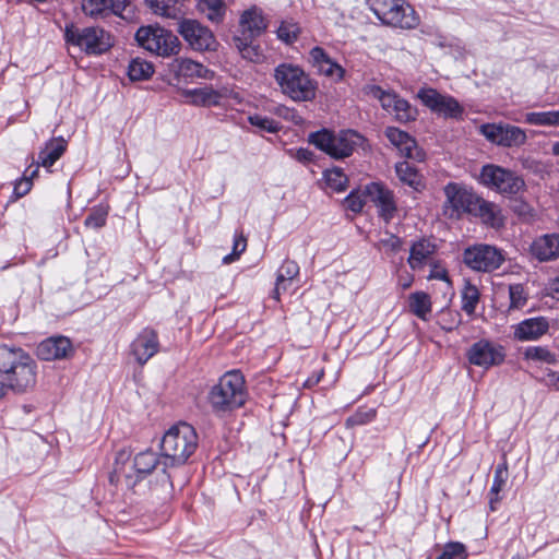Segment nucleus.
<instances>
[{"label":"nucleus","instance_id":"obj_1","mask_svg":"<svg viewBox=\"0 0 559 559\" xmlns=\"http://www.w3.org/2000/svg\"><path fill=\"white\" fill-rule=\"evenodd\" d=\"M37 382V364L21 347L0 346V400L9 391L24 394Z\"/></svg>","mask_w":559,"mask_h":559},{"label":"nucleus","instance_id":"obj_2","mask_svg":"<svg viewBox=\"0 0 559 559\" xmlns=\"http://www.w3.org/2000/svg\"><path fill=\"white\" fill-rule=\"evenodd\" d=\"M197 448V431L187 423H179L165 432L160 441L163 473L166 474L167 481L170 485H173L171 476L167 473V469L183 465Z\"/></svg>","mask_w":559,"mask_h":559},{"label":"nucleus","instance_id":"obj_3","mask_svg":"<svg viewBox=\"0 0 559 559\" xmlns=\"http://www.w3.org/2000/svg\"><path fill=\"white\" fill-rule=\"evenodd\" d=\"M247 399L245 377L239 370L225 372L207 393L212 412L219 416L242 407Z\"/></svg>","mask_w":559,"mask_h":559},{"label":"nucleus","instance_id":"obj_4","mask_svg":"<svg viewBox=\"0 0 559 559\" xmlns=\"http://www.w3.org/2000/svg\"><path fill=\"white\" fill-rule=\"evenodd\" d=\"M273 78L282 94L294 102H311L317 96L318 82L297 64L280 63L274 69Z\"/></svg>","mask_w":559,"mask_h":559},{"label":"nucleus","instance_id":"obj_5","mask_svg":"<svg viewBox=\"0 0 559 559\" xmlns=\"http://www.w3.org/2000/svg\"><path fill=\"white\" fill-rule=\"evenodd\" d=\"M362 140L358 132L350 129L338 132L321 129L310 133L308 139L309 143L335 159L350 156Z\"/></svg>","mask_w":559,"mask_h":559},{"label":"nucleus","instance_id":"obj_6","mask_svg":"<svg viewBox=\"0 0 559 559\" xmlns=\"http://www.w3.org/2000/svg\"><path fill=\"white\" fill-rule=\"evenodd\" d=\"M370 10L382 24L413 29L419 25V16L414 8L402 0H366Z\"/></svg>","mask_w":559,"mask_h":559},{"label":"nucleus","instance_id":"obj_7","mask_svg":"<svg viewBox=\"0 0 559 559\" xmlns=\"http://www.w3.org/2000/svg\"><path fill=\"white\" fill-rule=\"evenodd\" d=\"M134 38L141 48L163 58L176 56L181 49L178 37L158 24L139 27Z\"/></svg>","mask_w":559,"mask_h":559},{"label":"nucleus","instance_id":"obj_8","mask_svg":"<svg viewBox=\"0 0 559 559\" xmlns=\"http://www.w3.org/2000/svg\"><path fill=\"white\" fill-rule=\"evenodd\" d=\"M64 40L68 45L79 47L87 55H102L114 45L110 34L103 28L98 26L80 28L73 23L66 25Z\"/></svg>","mask_w":559,"mask_h":559},{"label":"nucleus","instance_id":"obj_9","mask_svg":"<svg viewBox=\"0 0 559 559\" xmlns=\"http://www.w3.org/2000/svg\"><path fill=\"white\" fill-rule=\"evenodd\" d=\"M479 179L484 186L495 189L501 194L514 195L525 187L522 177L509 169L492 164L483 166Z\"/></svg>","mask_w":559,"mask_h":559},{"label":"nucleus","instance_id":"obj_10","mask_svg":"<svg viewBox=\"0 0 559 559\" xmlns=\"http://www.w3.org/2000/svg\"><path fill=\"white\" fill-rule=\"evenodd\" d=\"M504 260V253L501 249L487 243L467 247L463 252L464 263L476 272H493L502 265Z\"/></svg>","mask_w":559,"mask_h":559},{"label":"nucleus","instance_id":"obj_11","mask_svg":"<svg viewBox=\"0 0 559 559\" xmlns=\"http://www.w3.org/2000/svg\"><path fill=\"white\" fill-rule=\"evenodd\" d=\"M443 190L447 198L445 213L451 218H460L463 214L473 215L481 200L473 190L456 182H449Z\"/></svg>","mask_w":559,"mask_h":559},{"label":"nucleus","instance_id":"obj_12","mask_svg":"<svg viewBox=\"0 0 559 559\" xmlns=\"http://www.w3.org/2000/svg\"><path fill=\"white\" fill-rule=\"evenodd\" d=\"M479 133L490 143L501 147H520L527 141L524 129L506 122L483 123Z\"/></svg>","mask_w":559,"mask_h":559},{"label":"nucleus","instance_id":"obj_13","mask_svg":"<svg viewBox=\"0 0 559 559\" xmlns=\"http://www.w3.org/2000/svg\"><path fill=\"white\" fill-rule=\"evenodd\" d=\"M178 33L197 51H214L218 45L213 32L197 20H180Z\"/></svg>","mask_w":559,"mask_h":559},{"label":"nucleus","instance_id":"obj_14","mask_svg":"<svg viewBox=\"0 0 559 559\" xmlns=\"http://www.w3.org/2000/svg\"><path fill=\"white\" fill-rule=\"evenodd\" d=\"M417 97L431 111L444 118L459 119L464 112L463 106L453 96L442 95L432 87L420 88Z\"/></svg>","mask_w":559,"mask_h":559},{"label":"nucleus","instance_id":"obj_15","mask_svg":"<svg viewBox=\"0 0 559 559\" xmlns=\"http://www.w3.org/2000/svg\"><path fill=\"white\" fill-rule=\"evenodd\" d=\"M466 357L471 365L488 369L502 364L506 354L501 345L481 338L471 345Z\"/></svg>","mask_w":559,"mask_h":559},{"label":"nucleus","instance_id":"obj_16","mask_svg":"<svg viewBox=\"0 0 559 559\" xmlns=\"http://www.w3.org/2000/svg\"><path fill=\"white\" fill-rule=\"evenodd\" d=\"M365 198L374 204L379 216L390 222L396 212L393 192L380 182H371L365 187Z\"/></svg>","mask_w":559,"mask_h":559},{"label":"nucleus","instance_id":"obj_17","mask_svg":"<svg viewBox=\"0 0 559 559\" xmlns=\"http://www.w3.org/2000/svg\"><path fill=\"white\" fill-rule=\"evenodd\" d=\"M309 62L321 75H324L335 82H340L344 79L345 69L334 61L320 46H316L310 49Z\"/></svg>","mask_w":559,"mask_h":559},{"label":"nucleus","instance_id":"obj_18","mask_svg":"<svg viewBox=\"0 0 559 559\" xmlns=\"http://www.w3.org/2000/svg\"><path fill=\"white\" fill-rule=\"evenodd\" d=\"M438 247L429 238H419L415 240L409 248L407 263L413 271L423 270L425 265L432 264L433 255Z\"/></svg>","mask_w":559,"mask_h":559},{"label":"nucleus","instance_id":"obj_19","mask_svg":"<svg viewBox=\"0 0 559 559\" xmlns=\"http://www.w3.org/2000/svg\"><path fill=\"white\" fill-rule=\"evenodd\" d=\"M158 336L152 329H144L132 342L131 353L140 365H144L158 352Z\"/></svg>","mask_w":559,"mask_h":559},{"label":"nucleus","instance_id":"obj_20","mask_svg":"<svg viewBox=\"0 0 559 559\" xmlns=\"http://www.w3.org/2000/svg\"><path fill=\"white\" fill-rule=\"evenodd\" d=\"M128 3V0H82V11L92 19H105L110 14L121 16Z\"/></svg>","mask_w":559,"mask_h":559},{"label":"nucleus","instance_id":"obj_21","mask_svg":"<svg viewBox=\"0 0 559 559\" xmlns=\"http://www.w3.org/2000/svg\"><path fill=\"white\" fill-rule=\"evenodd\" d=\"M72 350V344L68 337L53 336L40 342L36 348V354L39 359L51 361L67 358Z\"/></svg>","mask_w":559,"mask_h":559},{"label":"nucleus","instance_id":"obj_22","mask_svg":"<svg viewBox=\"0 0 559 559\" xmlns=\"http://www.w3.org/2000/svg\"><path fill=\"white\" fill-rule=\"evenodd\" d=\"M169 68L170 72L174 73L176 78H183L186 80H212L214 78V72L212 70H209L202 63L189 58H176L171 61Z\"/></svg>","mask_w":559,"mask_h":559},{"label":"nucleus","instance_id":"obj_23","mask_svg":"<svg viewBox=\"0 0 559 559\" xmlns=\"http://www.w3.org/2000/svg\"><path fill=\"white\" fill-rule=\"evenodd\" d=\"M550 324L546 317L528 318L514 326V338L521 342L536 341L547 334Z\"/></svg>","mask_w":559,"mask_h":559},{"label":"nucleus","instance_id":"obj_24","mask_svg":"<svg viewBox=\"0 0 559 559\" xmlns=\"http://www.w3.org/2000/svg\"><path fill=\"white\" fill-rule=\"evenodd\" d=\"M182 96L193 106L212 107L221 105L224 94L212 86L183 90Z\"/></svg>","mask_w":559,"mask_h":559},{"label":"nucleus","instance_id":"obj_25","mask_svg":"<svg viewBox=\"0 0 559 559\" xmlns=\"http://www.w3.org/2000/svg\"><path fill=\"white\" fill-rule=\"evenodd\" d=\"M266 27L262 11L255 7L245 11L240 16L241 36L259 37Z\"/></svg>","mask_w":559,"mask_h":559},{"label":"nucleus","instance_id":"obj_26","mask_svg":"<svg viewBox=\"0 0 559 559\" xmlns=\"http://www.w3.org/2000/svg\"><path fill=\"white\" fill-rule=\"evenodd\" d=\"M532 253L539 261H550L559 258V235H544L532 243Z\"/></svg>","mask_w":559,"mask_h":559},{"label":"nucleus","instance_id":"obj_27","mask_svg":"<svg viewBox=\"0 0 559 559\" xmlns=\"http://www.w3.org/2000/svg\"><path fill=\"white\" fill-rule=\"evenodd\" d=\"M68 142L62 138H52L45 143V146L38 153L36 168L39 166L50 168L67 151Z\"/></svg>","mask_w":559,"mask_h":559},{"label":"nucleus","instance_id":"obj_28","mask_svg":"<svg viewBox=\"0 0 559 559\" xmlns=\"http://www.w3.org/2000/svg\"><path fill=\"white\" fill-rule=\"evenodd\" d=\"M473 216L480 218L485 225L491 228L498 229L504 225V217L500 206L493 202L486 201L483 198L477 204Z\"/></svg>","mask_w":559,"mask_h":559},{"label":"nucleus","instance_id":"obj_29","mask_svg":"<svg viewBox=\"0 0 559 559\" xmlns=\"http://www.w3.org/2000/svg\"><path fill=\"white\" fill-rule=\"evenodd\" d=\"M158 466L163 467V457L159 459L152 450L140 452L133 459V468L140 479L150 475Z\"/></svg>","mask_w":559,"mask_h":559},{"label":"nucleus","instance_id":"obj_30","mask_svg":"<svg viewBox=\"0 0 559 559\" xmlns=\"http://www.w3.org/2000/svg\"><path fill=\"white\" fill-rule=\"evenodd\" d=\"M385 136L402 154L407 157L413 156V150L416 147V141L405 131L395 127L385 129Z\"/></svg>","mask_w":559,"mask_h":559},{"label":"nucleus","instance_id":"obj_31","mask_svg":"<svg viewBox=\"0 0 559 559\" xmlns=\"http://www.w3.org/2000/svg\"><path fill=\"white\" fill-rule=\"evenodd\" d=\"M509 477L508 463L503 460L496 466L492 485L489 491V506L491 511L496 510V503L501 500L499 493L503 490L507 485Z\"/></svg>","mask_w":559,"mask_h":559},{"label":"nucleus","instance_id":"obj_32","mask_svg":"<svg viewBox=\"0 0 559 559\" xmlns=\"http://www.w3.org/2000/svg\"><path fill=\"white\" fill-rule=\"evenodd\" d=\"M197 9L200 13L204 14L210 22L219 24L225 19L227 8L224 0H199Z\"/></svg>","mask_w":559,"mask_h":559},{"label":"nucleus","instance_id":"obj_33","mask_svg":"<svg viewBox=\"0 0 559 559\" xmlns=\"http://www.w3.org/2000/svg\"><path fill=\"white\" fill-rule=\"evenodd\" d=\"M408 307L412 313L421 320H427L431 312V299L425 292L412 293L408 297Z\"/></svg>","mask_w":559,"mask_h":559},{"label":"nucleus","instance_id":"obj_34","mask_svg":"<svg viewBox=\"0 0 559 559\" xmlns=\"http://www.w3.org/2000/svg\"><path fill=\"white\" fill-rule=\"evenodd\" d=\"M254 38L248 36H235L234 45L241 57L251 62H259L262 59L260 46L253 44Z\"/></svg>","mask_w":559,"mask_h":559},{"label":"nucleus","instance_id":"obj_35","mask_svg":"<svg viewBox=\"0 0 559 559\" xmlns=\"http://www.w3.org/2000/svg\"><path fill=\"white\" fill-rule=\"evenodd\" d=\"M154 73V67L151 62L141 58H134L128 67V76L131 81H144Z\"/></svg>","mask_w":559,"mask_h":559},{"label":"nucleus","instance_id":"obj_36","mask_svg":"<svg viewBox=\"0 0 559 559\" xmlns=\"http://www.w3.org/2000/svg\"><path fill=\"white\" fill-rule=\"evenodd\" d=\"M395 171L399 179L414 189H418L420 186V176L418 175L416 168L408 162L397 163L395 166Z\"/></svg>","mask_w":559,"mask_h":559},{"label":"nucleus","instance_id":"obj_37","mask_svg":"<svg viewBox=\"0 0 559 559\" xmlns=\"http://www.w3.org/2000/svg\"><path fill=\"white\" fill-rule=\"evenodd\" d=\"M323 178L329 188L335 192H343L347 189L348 178L340 167L326 169Z\"/></svg>","mask_w":559,"mask_h":559},{"label":"nucleus","instance_id":"obj_38","mask_svg":"<svg viewBox=\"0 0 559 559\" xmlns=\"http://www.w3.org/2000/svg\"><path fill=\"white\" fill-rule=\"evenodd\" d=\"M524 121L532 126H559V110L527 112Z\"/></svg>","mask_w":559,"mask_h":559},{"label":"nucleus","instance_id":"obj_39","mask_svg":"<svg viewBox=\"0 0 559 559\" xmlns=\"http://www.w3.org/2000/svg\"><path fill=\"white\" fill-rule=\"evenodd\" d=\"M300 32L301 28L298 25V23L295 22L293 19H289L281 22L276 31V34L280 40H282L286 45H292L298 39Z\"/></svg>","mask_w":559,"mask_h":559},{"label":"nucleus","instance_id":"obj_40","mask_svg":"<svg viewBox=\"0 0 559 559\" xmlns=\"http://www.w3.org/2000/svg\"><path fill=\"white\" fill-rule=\"evenodd\" d=\"M365 92L367 95L377 98L381 103L382 108L388 112H391L394 102L399 98L395 93L384 91L378 85H367Z\"/></svg>","mask_w":559,"mask_h":559},{"label":"nucleus","instance_id":"obj_41","mask_svg":"<svg viewBox=\"0 0 559 559\" xmlns=\"http://www.w3.org/2000/svg\"><path fill=\"white\" fill-rule=\"evenodd\" d=\"M524 358L547 365L557 362V356L545 346H528L524 350Z\"/></svg>","mask_w":559,"mask_h":559},{"label":"nucleus","instance_id":"obj_42","mask_svg":"<svg viewBox=\"0 0 559 559\" xmlns=\"http://www.w3.org/2000/svg\"><path fill=\"white\" fill-rule=\"evenodd\" d=\"M108 213L109 206L106 204L94 206L84 221L85 226L94 229L102 228L106 224Z\"/></svg>","mask_w":559,"mask_h":559},{"label":"nucleus","instance_id":"obj_43","mask_svg":"<svg viewBox=\"0 0 559 559\" xmlns=\"http://www.w3.org/2000/svg\"><path fill=\"white\" fill-rule=\"evenodd\" d=\"M479 301V292L475 285L466 283L462 290V310L467 314L475 312Z\"/></svg>","mask_w":559,"mask_h":559},{"label":"nucleus","instance_id":"obj_44","mask_svg":"<svg viewBox=\"0 0 559 559\" xmlns=\"http://www.w3.org/2000/svg\"><path fill=\"white\" fill-rule=\"evenodd\" d=\"M528 294L523 284H511L509 286V309H522L527 302Z\"/></svg>","mask_w":559,"mask_h":559},{"label":"nucleus","instance_id":"obj_45","mask_svg":"<svg viewBox=\"0 0 559 559\" xmlns=\"http://www.w3.org/2000/svg\"><path fill=\"white\" fill-rule=\"evenodd\" d=\"M391 114H394L396 120L400 122H408L411 120H415L416 117V110L412 108L407 100L400 97L394 102Z\"/></svg>","mask_w":559,"mask_h":559},{"label":"nucleus","instance_id":"obj_46","mask_svg":"<svg viewBox=\"0 0 559 559\" xmlns=\"http://www.w3.org/2000/svg\"><path fill=\"white\" fill-rule=\"evenodd\" d=\"M248 120L251 126L270 133H276L281 129L278 121L266 116L252 115L249 116Z\"/></svg>","mask_w":559,"mask_h":559},{"label":"nucleus","instance_id":"obj_47","mask_svg":"<svg viewBox=\"0 0 559 559\" xmlns=\"http://www.w3.org/2000/svg\"><path fill=\"white\" fill-rule=\"evenodd\" d=\"M377 247L383 249L388 254H395L402 250L403 240L396 235L386 233L385 237L378 241Z\"/></svg>","mask_w":559,"mask_h":559},{"label":"nucleus","instance_id":"obj_48","mask_svg":"<svg viewBox=\"0 0 559 559\" xmlns=\"http://www.w3.org/2000/svg\"><path fill=\"white\" fill-rule=\"evenodd\" d=\"M466 547L459 542L448 543L437 559H467Z\"/></svg>","mask_w":559,"mask_h":559},{"label":"nucleus","instance_id":"obj_49","mask_svg":"<svg viewBox=\"0 0 559 559\" xmlns=\"http://www.w3.org/2000/svg\"><path fill=\"white\" fill-rule=\"evenodd\" d=\"M38 169L35 168L29 173V175H24L22 178L17 179L14 183L13 194L15 199H20L26 195L32 187H33V178L37 175Z\"/></svg>","mask_w":559,"mask_h":559},{"label":"nucleus","instance_id":"obj_50","mask_svg":"<svg viewBox=\"0 0 559 559\" xmlns=\"http://www.w3.org/2000/svg\"><path fill=\"white\" fill-rule=\"evenodd\" d=\"M299 274V265L292 260H285L280 269L277 270L276 276H278L280 283L285 278L294 281V278Z\"/></svg>","mask_w":559,"mask_h":559},{"label":"nucleus","instance_id":"obj_51","mask_svg":"<svg viewBox=\"0 0 559 559\" xmlns=\"http://www.w3.org/2000/svg\"><path fill=\"white\" fill-rule=\"evenodd\" d=\"M247 248V239L240 234L235 236L233 252L223 258V263L229 264L236 261Z\"/></svg>","mask_w":559,"mask_h":559},{"label":"nucleus","instance_id":"obj_52","mask_svg":"<svg viewBox=\"0 0 559 559\" xmlns=\"http://www.w3.org/2000/svg\"><path fill=\"white\" fill-rule=\"evenodd\" d=\"M364 198L356 191H352L345 199L344 205L346 209L350 210L354 213H358L362 210L365 205Z\"/></svg>","mask_w":559,"mask_h":559},{"label":"nucleus","instance_id":"obj_53","mask_svg":"<svg viewBox=\"0 0 559 559\" xmlns=\"http://www.w3.org/2000/svg\"><path fill=\"white\" fill-rule=\"evenodd\" d=\"M376 418V411L369 409L368 412H357L354 416L347 419V423L354 425H364Z\"/></svg>","mask_w":559,"mask_h":559},{"label":"nucleus","instance_id":"obj_54","mask_svg":"<svg viewBox=\"0 0 559 559\" xmlns=\"http://www.w3.org/2000/svg\"><path fill=\"white\" fill-rule=\"evenodd\" d=\"M431 266V271L428 275V280H440L449 282L448 271L438 265L437 262L432 261V264H429Z\"/></svg>","mask_w":559,"mask_h":559},{"label":"nucleus","instance_id":"obj_55","mask_svg":"<svg viewBox=\"0 0 559 559\" xmlns=\"http://www.w3.org/2000/svg\"><path fill=\"white\" fill-rule=\"evenodd\" d=\"M293 281L290 280H284L280 283L278 276H276L275 287L272 293V297L275 300H280L281 294L286 292L292 286Z\"/></svg>","mask_w":559,"mask_h":559},{"label":"nucleus","instance_id":"obj_56","mask_svg":"<svg viewBox=\"0 0 559 559\" xmlns=\"http://www.w3.org/2000/svg\"><path fill=\"white\" fill-rule=\"evenodd\" d=\"M294 157L300 163H309L313 159V153L305 147H300L296 151Z\"/></svg>","mask_w":559,"mask_h":559},{"label":"nucleus","instance_id":"obj_57","mask_svg":"<svg viewBox=\"0 0 559 559\" xmlns=\"http://www.w3.org/2000/svg\"><path fill=\"white\" fill-rule=\"evenodd\" d=\"M324 374V371L323 369H319L318 371H314L312 373V376H310L305 382H304V386L307 388V389H311L313 388L314 385H317L321 378L323 377Z\"/></svg>","mask_w":559,"mask_h":559},{"label":"nucleus","instance_id":"obj_58","mask_svg":"<svg viewBox=\"0 0 559 559\" xmlns=\"http://www.w3.org/2000/svg\"><path fill=\"white\" fill-rule=\"evenodd\" d=\"M547 292L552 299L559 300V277H556L548 283Z\"/></svg>","mask_w":559,"mask_h":559},{"label":"nucleus","instance_id":"obj_59","mask_svg":"<svg viewBox=\"0 0 559 559\" xmlns=\"http://www.w3.org/2000/svg\"><path fill=\"white\" fill-rule=\"evenodd\" d=\"M548 379H549V383L552 384L557 390H559V373L549 372Z\"/></svg>","mask_w":559,"mask_h":559},{"label":"nucleus","instance_id":"obj_60","mask_svg":"<svg viewBox=\"0 0 559 559\" xmlns=\"http://www.w3.org/2000/svg\"><path fill=\"white\" fill-rule=\"evenodd\" d=\"M413 281H414L413 275H407V277L405 280L400 281V285L402 286L403 289H406V288L411 287V285L413 284Z\"/></svg>","mask_w":559,"mask_h":559},{"label":"nucleus","instance_id":"obj_61","mask_svg":"<svg viewBox=\"0 0 559 559\" xmlns=\"http://www.w3.org/2000/svg\"><path fill=\"white\" fill-rule=\"evenodd\" d=\"M128 455L124 451H120L118 454H117V457H116V464L119 463V461H122L124 459H127Z\"/></svg>","mask_w":559,"mask_h":559},{"label":"nucleus","instance_id":"obj_62","mask_svg":"<svg viewBox=\"0 0 559 559\" xmlns=\"http://www.w3.org/2000/svg\"><path fill=\"white\" fill-rule=\"evenodd\" d=\"M552 154L559 156V141L552 145Z\"/></svg>","mask_w":559,"mask_h":559},{"label":"nucleus","instance_id":"obj_63","mask_svg":"<svg viewBox=\"0 0 559 559\" xmlns=\"http://www.w3.org/2000/svg\"><path fill=\"white\" fill-rule=\"evenodd\" d=\"M512 559H522V557L516 555V556H513Z\"/></svg>","mask_w":559,"mask_h":559}]
</instances>
